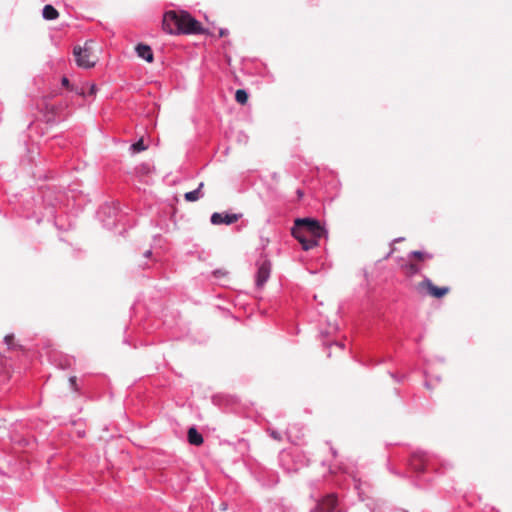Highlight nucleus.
Here are the masks:
<instances>
[{
	"instance_id": "nucleus-1",
	"label": "nucleus",
	"mask_w": 512,
	"mask_h": 512,
	"mask_svg": "<svg viewBox=\"0 0 512 512\" xmlns=\"http://www.w3.org/2000/svg\"><path fill=\"white\" fill-rule=\"evenodd\" d=\"M163 30L170 35H199L206 30L202 24L185 10H169L163 15Z\"/></svg>"
},
{
	"instance_id": "nucleus-2",
	"label": "nucleus",
	"mask_w": 512,
	"mask_h": 512,
	"mask_svg": "<svg viewBox=\"0 0 512 512\" xmlns=\"http://www.w3.org/2000/svg\"><path fill=\"white\" fill-rule=\"evenodd\" d=\"M93 44V40H87L83 46L75 45L73 47V55L78 67L90 69L96 65L97 58L92 57Z\"/></svg>"
},
{
	"instance_id": "nucleus-3",
	"label": "nucleus",
	"mask_w": 512,
	"mask_h": 512,
	"mask_svg": "<svg viewBox=\"0 0 512 512\" xmlns=\"http://www.w3.org/2000/svg\"><path fill=\"white\" fill-rule=\"evenodd\" d=\"M298 231H303L304 234L310 237H315L319 240L327 236V231L321 226L320 222L310 218H299L295 221Z\"/></svg>"
},
{
	"instance_id": "nucleus-4",
	"label": "nucleus",
	"mask_w": 512,
	"mask_h": 512,
	"mask_svg": "<svg viewBox=\"0 0 512 512\" xmlns=\"http://www.w3.org/2000/svg\"><path fill=\"white\" fill-rule=\"evenodd\" d=\"M256 266V286L262 288L270 278L271 262L266 257H260L256 262Z\"/></svg>"
},
{
	"instance_id": "nucleus-5",
	"label": "nucleus",
	"mask_w": 512,
	"mask_h": 512,
	"mask_svg": "<svg viewBox=\"0 0 512 512\" xmlns=\"http://www.w3.org/2000/svg\"><path fill=\"white\" fill-rule=\"evenodd\" d=\"M432 463V456L423 450H416L412 454L411 466L417 472H423Z\"/></svg>"
},
{
	"instance_id": "nucleus-6",
	"label": "nucleus",
	"mask_w": 512,
	"mask_h": 512,
	"mask_svg": "<svg viewBox=\"0 0 512 512\" xmlns=\"http://www.w3.org/2000/svg\"><path fill=\"white\" fill-rule=\"evenodd\" d=\"M240 217L241 214L215 212L211 215L210 221L213 225H230L237 222Z\"/></svg>"
},
{
	"instance_id": "nucleus-7",
	"label": "nucleus",
	"mask_w": 512,
	"mask_h": 512,
	"mask_svg": "<svg viewBox=\"0 0 512 512\" xmlns=\"http://www.w3.org/2000/svg\"><path fill=\"white\" fill-rule=\"evenodd\" d=\"M292 234L300 242L303 250L305 251L314 248L319 243V240H317L315 237H310L309 235L304 234L303 231L293 229Z\"/></svg>"
},
{
	"instance_id": "nucleus-8",
	"label": "nucleus",
	"mask_w": 512,
	"mask_h": 512,
	"mask_svg": "<svg viewBox=\"0 0 512 512\" xmlns=\"http://www.w3.org/2000/svg\"><path fill=\"white\" fill-rule=\"evenodd\" d=\"M336 497L334 494L327 495L323 500L319 501L316 508L311 512H333L336 508Z\"/></svg>"
},
{
	"instance_id": "nucleus-9",
	"label": "nucleus",
	"mask_w": 512,
	"mask_h": 512,
	"mask_svg": "<svg viewBox=\"0 0 512 512\" xmlns=\"http://www.w3.org/2000/svg\"><path fill=\"white\" fill-rule=\"evenodd\" d=\"M152 162H142L135 168L136 175L145 183L149 182L151 174L154 172Z\"/></svg>"
},
{
	"instance_id": "nucleus-10",
	"label": "nucleus",
	"mask_w": 512,
	"mask_h": 512,
	"mask_svg": "<svg viewBox=\"0 0 512 512\" xmlns=\"http://www.w3.org/2000/svg\"><path fill=\"white\" fill-rule=\"evenodd\" d=\"M135 52L137 56L148 63H152L154 60V53L148 44L138 43L135 47Z\"/></svg>"
},
{
	"instance_id": "nucleus-11",
	"label": "nucleus",
	"mask_w": 512,
	"mask_h": 512,
	"mask_svg": "<svg viewBox=\"0 0 512 512\" xmlns=\"http://www.w3.org/2000/svg\"><path fill=\"white\" fill-rule=\"evenodd\" d=\"M422 285L426 286L428 291H429V293L432 296L436 297V298H440V297L444 296L449 291L448 287H437V286H434L432 284V282L430 281V279H428V278H425L423 280Z\"/></svg>"
},
{
	"instance_id": "nucleus-12",
	"label": "nucleus",
	"mask_w": 512,
	"mask_h": 512,
	"mask_svg": "<svg viewBox=\"0 0 512 512\" xmlns=\"http://www.w3.org/2000/svg\"><path fill=\"white\" fill-rule=\"evenodd\" d=\"M188 442L192 445L199 446L203 443V436L197 431L195 427H191L187 433Z\"/></svg>"
},
{
	"instance_id": "nucleus-13",
	"label": "nucleus",
	"mask_w": 512,
	"mask_h": 512,
	"mask_svg": "<svg viewBox=\"0 0 512 512\" xmlns=\"http://www.w3.org/2000/svg\"><path fill=\"white\" fill-rule=\"evenodd\" d=\"M59 16V12L57 11V9L51 5V4H46L43 9H42V17L45 19V20H55L57 19Z\"/></svg>"
},
{
	"instance_id": "nucleus-14",
	"label": "nucleus",
	"mask_w": 512,
	"mask_h": 512,
	"mask_svg": "<svg viewBox=\"0 0 512 512\" xmlns=\"http://www.w3.org/2000/svg\"><path fill=\"white\" fill-rule=\"evenodd\" d=\"M203 186H204V183L201 182L196 189L186 192L184 194V199L188 202H195V201L199 200L200 198H202L203 193L201 192V189Z\"/></svg>"
},
{
	"instance_id": "nucleus-15",
	"label": "nucleus",
	"mask_w": 512,
	"mask_h": 512,
	"mask_svg": "<svg viewBox=\"0 0 512 512\" xmlns=\"http://www.w3.org/2000/svg\"><path fill=\"white\" fill-rule=\"evenodd\" d=\"M145 149H146V146H145L142 138H140L139 140H137L136 142L132 143L129 146V151L131 153V156H134L136 153L144 151Z\"/></svg>"
},
{
	"instance_id": "nucleus-16",
	"label": "nucleus",
	"mask_w": 512,
	"mask_h": 512,
	"mask_svg": "<svg viewBox=\"0 0 512 512\" xmlns=\"http://www.w3.org/2000/svg\"><path fill=\"white\" fill-rule=\"evenodd\" d=\"M402 268L408 276H414L420 272V267L411 262L405 263Z\"/></svg>"
},
{
	"instance_id": "nucleus-17",
	"label": "nucleus",
	"mask_w": 512,
	"mask_h": 512,
	"mask_svg": "<svg viewBox=\"0 0 512 512\" xmlns=\"http://www.w3.org/2000/svg\"><path fill=\"white\" fill-rule=\"evenodd\" d=\"M248 98H249V94L247 92V90L245 89H238L236 90L235 92V100L241 104V105H244L247 103L248 101Z\"/></svg>"
},
{
	"instance_id": "nucleus-18",
	"label": "nucleus",
	"mask_w": 512,
	"mask_h": 512,
	"mask_svg": "<svg viewBox=\"0 0 512 512\" xmlns=\"http://www.w3.org/2000/svg\"><path fill=\"white\" fill-rule=\"evenodd\" d=\"M408 257H415V258H418L420 260H423L425 258L427 259H431L433 256L432 254H429V253H425V252H422V251H411L409 254H408Z\"/></svg>"
},
{
	"instance_id": "nucleus-19",
	"label": "nucleus",
	"mask_w": 512,
	"mask_h": 512,
	"mask_svg": "<svg viewBox=\"0 0 512 512\" xmlns=\"http://www.w3.org/2000/svg\"><path fill=\"white\" fill-rule=\"evenodd\" d=\"M71 92H74L75 94L77 95H81V96H86V92L84 90V87L82 86H79V85H74L71 86V89H70Z\"/></svg>"
},
{
	"instance_id": "nucleus-20",
	"label": "nucleus",
	"mask_w": 512,
	"mask_h": 512,
	"mask_svg": "<svg viewBox=\"0 0 512 512\" xmlns=\"http://www.w3.org/2000/svg\"><path fill=\"white\" fill-rule=\"evenodd\" d=\"M69 383H70V387L73 391L77 392L79 390L78 386H77V378L76 376H71L69 378Z\"/></svg>"
},
{
	"instance_id": "nucleus-21",
	"label": "nucleus",
	"mask_w": 512,
	"mask_h": 512,
	"mask_svg": "<svg viewBox=\"0 0 512 512\" xmlns=\"http://www.w3.org/2000/svg\"><path fill=\"white\" fill-rule=\"evenodd\" d=\"M61 85H62L64 88L68 89L69 91H70V89H71V86H73V84H71V83H70V80L68 79V77H67V76H63V77L61 78Z\"/></svg>"
},
{
	"instance_id": "nucleus-22",
	"label": "nucleus",
	"mask_w": 512,
	"mask_h": 512,
	"mask_svg": "<svg viewBox=\"0 0 512 512\" xmlns=\"http://www.w3.org/2000/svg\"><path fill=\"white\" fill-rule=\"evenodd\" d=\"M29 155L27 156V158L25 160H29V161H32V160H35V155L37 154V151H36V148L33 146L32 149L28 148L27 149Z\"/></svg>"
},
{
	"instance_id": "nucleus-23",
	"label": "nucleus",
	"mask_w": 512,
	"mask_h": 512,
	"mask_svg": "<svg viewBox=\"0 0 512 512\" xmlns=\"http://www.w3.org/2000/svg\"><path fill=\"white\" fill-rule=\"evenodd\" d=\"M97 92V86L96 84L92 83L90 84L89 86V91L86 93V96L89 95V96H94Z\"/></svg>"
},
{
	"instance_id": "nucleus-24",
	"label": "nucleus",
	"mask_w": 512,
	"mask_h": 512,
	"mask_svg": "<svg viewBox=\"0 0 512 512\" xmlns=\"http://www.w3.org/2000/svg\"><path fill=\"white\" fill-rule=\"evenodd\" d=\"M13 338H14V337H13V335H6V336L4 337V342L7 344V346H8L9 348H11V346H12Z\"/></svg>"
},
{
	"instance_id": "nucleus-25",
	"label": "nucleus",
	"mask_w": 512,
	"mask_h": 512,
	"mask_svg": "<svg viewBox=\"0 0 512 512\" xmlns=\"http://www.w3.org/2000/svg\"><path fill=\"white\" fill-rule=\"evenodd\" d=\"M270 436L275 440H281V434L276 430H270Z\"/></svg>"
},
{
	"instance_id": "nucleus-26",
	"label": "nucleus",
	"mask_w": 512,
	"mask_h": 512,
	"mask_svg": "<svg viewBox=\"0 0 512 512\" xmlns=\"http://www.w3.org/2000/svg\"><path fill=\"white\" fill-rule=\"evenodd\" d=\"M264 78L266 79V81L268 82H274L275 81V77L273 74H271L270 72H267L265 75H264Z\"/></svg>"
},
{
	"instance_id": "nucleus-27",
	"label": "nucleus",
	"mask_w": 512,
	"mask_h": 512,
	"mask_svg": "<svg viewBox=\"0 0 512 512\" xmlns=\"http://www.w3.org/2000/svg\"><path fill=\"white\" fill-rule=\"evenodd\" d=\"M227 34H228V29H226V28H221V29L219 30V36H220V37H224V36H226Z\"/></svg>"
},
{
	"instance_id": "nucleus-28",
	"label": "nucleus",
	"mask_w": 512,
	"mask_h": 512,
	"mask_svg": "<svg viewBox=\"0 0 512 512\" xmlns=\"http://www.w3.org/2000/svg\"><path fill=\"white\" fill-rule=\"evenodd\" d=\"M331 452H332L334 457L337 455V451L335 449L331 448Z\"/></svg>"
},
{
	"instance_id": "nucleus-29",
	"label": "nucleus",
	"mask_w": 512,
	"mask_h": 512,
	"mask_svg": "<svg viewBox=\"0 0 512 512\" xmlns=\"http://www.w3.org/2000/svg\"><path fill=\"white\" fill-rule=\"evenodd\" d=\"M334 344H335L336 346L340 347L341 349L343 348V344H341V343L335 342Z\"/></svg>"
},
{
	"instance_id": "nucleus-30",
	"label": "nucleus",
	"mask_w": 512,
	"mask_h": 512,
	"mask_svg": "<svg viewBox=\"0 0 512 512\" xmlns=\"http://www.w3.org/2000/svg\"><path fill=\"white\" fill-rule=\"evenodd\" d=\"M402 240H403V238H396V239H394V242H400Z\"/></svg>"
},
{
	"instance_id": "nucleus-31",
	"label": "nucleus",
	"mask_w": 512,
	"mask_h": 512,
	"mask_svg": "<svg viewBox=\"0 0 512 512\" xmlns=\"http://www.w3.org/2000/svg\"><path fill=\"white\" fill-rule=\"evenodd\" d=\"M150 254H151V251H150V250H148V251H146V252H145V256H146V257H148Z\"/></svg>"
}]
</instances>
